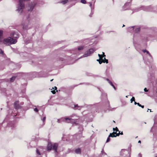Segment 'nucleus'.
Returning a JSON list of instances; mask_svg holds the SVG:
<instances>
[{"mask_svg": "<svg viewBox=\"0 0 157 157\" xmlns=\"http://www.w3.org/2000/svg\"><path fill=\"white\" fill-rule=\"evenodd\" d=\"M76 119H73L67 117L61 118V121L63 122H65L67 123H71L72 124H77L75 123Z\"/></svg>", "mask_w": 157, "mask_h": 157, "instance_id": "nucleus-1", "label": "nucleus"}, {"mask_svg": "<svg viewBox=\"0 0 157 157\" xmlns=\"http://www.w3.org/2000/svg\"><path fill=\"white\" fill-rule=\"evenodd\" d=\"M95 49L94 48H90L88 51H86L83 55L81 58L85 57L90 56L95 51Z\"/></svg>", "mask_w": 157, "mask_h": 157, "instance_id": "nucleus-2", "label": "nucleus"}, {"mask_svg": "<svg viewBox=\"0 0 157 157\" xmlns=\"http://www.w3.org/2000/svg\"><path fill=\"white\" fill-rule=\"evenodd\" d=\"M113 130L114 131H116V132H114L113 133H110L109 135V137H115L117 136H118L120 134V131H119L117 128L116 127L115 128H113Z\"/></svg>", "mask_w": 157, "mask_h": 157, "instance_id": "nucleus-3", "label": "nucleus"}, {"mask_svg": "<svg viewBox=\"0 0 157 157\" xmlns=\"http://www.w3.org/2000/svg\"><path fill=\"white\" fill-rule=\"evenodd\" d=\"M128 153L129 152L128 150L125 149H122L120 152V154L121 156L125 157Z\"/></svg>", "mask_w": 157, "mask_h": 157, "instance_id": "nucleus-4", "label": "nucleus"}, {"mask_svg": "<svg viewBox=\"0 0 157 157\" xmlns=\"http://www.w3.org/2000/svg\"><path fill=\"white\" fill-rule=\"evenodd\" d=\"M8 39H9L10 45L12 44H15L17 42V40L15 39H13V38L11 37H8Z\"/></svg>", "mask_w": 157, "mask_h": 157, "instance_id": "nucleus-5", "label": "nucleus"}, {"mask_svg": "<svg viewBox=\"0 0 157 157\" xmlns=\"http://www.w3.org/2000/svg\"><path fill=\"white\" fill-rule=\"evenodd\" d=\"M13 38H18L19 37V35L17 33L14 32H13L10 35Z\"/></svg>", "mask_w": 157, "mask_h": 157, "instance_id": "nucleus-6", "label": "nucleus"}, {"mask_svg": "<svg viewBox=\"0 0 157 157\" xmlns=\"http://www.w3.org/2000/svg\"><path fill=\"white\" fill-rule=\"evenodd\" d=\"M9 40L8 38L4 39L3 41V43L6 45H9L10 44Z\"/></svg>", "mask_w": 157, "mask_h": 157, "instance_id": "nucleus-7", "label": "nucleus"}, {"mask_svg": "<svg viewBox=\"0 0 157 157\" xmlns=\"http://www.w3.org/2000/svg\"><path fill=\"white\" fill-rule=\"evenodd\" d=\"M102 53H103V55H100L99 54H98V56L99 57L100 59H101V61H100L99 62V63L100 64H101L102 63V62H102L103 59H102V58L103 57H104L105 56V54H104V53L103 52H102Z\"/></svg>", "mask_w": 157, "mask_h": 157, "instance_id": "nucleus-8", "label": "nucleus"}, {"mask_svg": "<svg viewBox=\"0 0 157 157\" xmlns=\"http://www.w3.org/2000/svg\"><path fill=\"white\" fill-rule=\"evenodd\" d=\"M132 0H130V1L128 2H127V3H126L125 5H124V6L123 7V10H127V8H125V7H126V6H127L128 7L130 4H131V3H130V2Z\"/></svg>", "mask_w": 157, "mask_h": 157, "instance_id": "nucleus-9", "label": "nucleus"}, {"mask_svg": "<svg viewBox=\"0 0 157 157\" xmlns=\"http://www.w3.org/2000/svg\"><path fill=\"white\" fill-rule=\"evenodd\" d=\"M58 144L56 143L54 144L52 147V149L55 150L56 152H57V149L58 147Z\"/></svg>", "mask_w": 157, "mask_h": 157, "instance_id": "nucleus-10", "label": "nucleus"}, {"mask_svg": "<svg viewBox=\"0 0 157 157\" xmlns=\"http://www.w3.org/2000/svg\"><path fill=\"white\" fill-rule=\"evenodd\" d=\"M18 101H16L14 103V108L16 109H18L19 107V105L18 104Z\"/></svg>", "mask_w": 157, "mask_h": 157, "instance_id": "nucleus-11", "label": "nucleus"}, {"mask_svg": "<svg viewBox=\"0 0 157 157\" xmlns=\"http://www.w3.org/2000/svg\"><path fill=\"white\" fill-rule=\"evenodd\" d=\"M75 152L77 154H80L81 153V149L79 148H78L75 150Z\"/></svg>", "mask_w": 157, "mask_h": 157, "instance_id": "nucleus-12", "label": "nucleus"}, {"mask_svg": "<svg viewBox=\"0 0 157 157\" xmlns=\"http://www.w3.org/2000/svg\"><path fill=\"white\" fill-rule=\"evenodd\" d=\"M52 149V146L51 144H48L47 147V150L49 151H50Z\"/></svg>", "mask_w": 157, "mask_h": 157, "instance_id": "nucleus-13", "label": "nucleus"}, {"mask_svg": "<svg viewBox=\"0 0 157 157\" xmlns=\"http://www.w3.org/2000/svg\"><path fill=\"white\" fill-rule=\"evenodd\" d=\"M150 8V7H144V8H143V9L147 11H151V10H150L149 9Z\"/></svg>", "mask_w": 157, "mask_h": 157, "instance_id": "nucleus-14", "label": "nucleus"}, {"mask_svg": "<svg viewBox=\"0 0 157 157\" xmlns=\"http://www.w3.org/2000/svg\"><path fill=\"white\" fill-rule=\"evenodd\" d=\"M104 60L103 59L102 60V62L103 63H108V59H106L105 57L104 58Z\"/></svg>", "mask_w": 157, "mask_h": 157, "instance_id": "nucleus-15", "label": "nucleus"}, {"mask_svg": "<svg viewBox=\"0 0 157 157\" xmlns=\"http://www.w3.org/2000/svg\"><path fill=\"white\" fill-rule=\"evenodd\" d=\"M15 78H16L15 76H13V77H12L10 78V82H13L14 80V79H15Z\"/></svg>", "mask_w": 157, "mask_h": 157, "instance_id": "nucleus-16", "label": "nucleus"}, {"mask_svg": "<svg viewBox=\"0 0 157 157\" xmlns=\"http://www.w3.org/2000/svg\"><path fill=\"white\" fill-rule=\"evenodd\" d=\"M135 27V26L129 27L128 28V30L129 31H132V30H133L134 29V28Z\"/></svg>", "mask_w": 157, "mask_h": 157, "instance_id": "nucleus-17", "label": "nucleus"}, {"mask_svg": "<svg viewBox=\"0 0 157 157\" xmlns=\"http://www.w3.org/2000/svg\"><path fill=\"white\" fill-rule=\"evenodd\" d=\"M140 28H137L135 29V32L136 33H137L140 31Z\"/></svg>", "mask_w": 157, "mask_h": 157, "instance_id": "nucleus-18", "label": "nucleus"}, {"mask_svg": "<svg viewBox=\"0 0 157 157\" xmlns=\"http://www.w3.org/2000/svg\"><path fill=\"white\" fill-rule=\"evenodd\" d=\"M84 48V46H80L78 48V50L79 51L83 49Z\"/></svg>", "mask_w": 157, "mask_h": 157, "instance_id": "nucleus-19", "label": "nucleus"}, {"mask_svg": "<svg viewBox=\"0 0 157 157\" xmlns=\"http://www.w3.org/2000/svg\"><path fill=\"white\" fill-rule=\"evenodd\" d=\"M110 85L112 86L113 88L115 90H116V88L115 87V86H114L113 85V84L112 82H110L109 83Z\"/></svg>", "mask_w": 157, "mask_h": 157, "instance_id": "nucleus-20", "label": "nucleus"}, {"mask_svg": "<svg viewBox=\"0 0 157 157\" xmlns=\"http://www.w3.org/2000/svg\"><path fill=\"white\" fill-rule=\"evenodd\" d=\"M68 1V0H64V1H62L61 2L63 4H65L67 3Z\"/></svg>", "mask_w": 157, "mask_h": 157, "instance_id": "nucleus-21", "label": "nucleus"}, {"mask_svg": "<svg viewBox=\"0 0 157 157\" xmlns=\"http://www.w3.org/2000/svg\"><path fill=\"white\" fill-rule=\"evenodd\" d=\"M34 8V6H30V8L29 10L28 9V10L29 11H32L33 10V9Z\"/></svg>", "mask_w": 157, "mask_h": 157, "instance_id": "nucleus-22", "label": "nucleus"}, {"mask_svg": "<svg viewBox=\"0 0 157 157\" xmlns=\"http://www.w3.org/2000/svg\"><path fill=\"white\" fill-rule=\"evenodd\" d=\"M81 2L83 4H86V1L85 0H81Z\"/></svg>", "mask_w": 157, "mask_h": 157, "instance_id": "nucleus-23", "label": "nucleus"}, {"mask_svg": "<svg viewBox=\"0 0 157 157\" xmlns=\"http://www.w3.org/2000/svg\"><path fill=\"white\" fill-rule=\"evenodd\" d=\"M131 101V102H132L133 101H135V98L134 97H132V98L131 99V100H130Z\"/></svg>", "mask_w": 157, "mask_h": 157, "instance_id": "nucleus-24", "label": "nucleus"}, {"mask_svg": "<svg viewBox=\"0 0 157 157\" xmlns=\"http://www.w3.org/2000/svg\"><path fill=\"white\" fill-rule=\"evenodd\" d=\"M2 34H3V31L1 30H0V37L2 36Z\"/></svg>", "mask_w": 157, "mask_h": 157, "instance_id": "nucleus-25", "label": "nucleus"}, {"mask_svg": "<svg viewBox=\"0 0 157 157\" xmlns=\"http://www.w3.org/2000/svg\"><path fill=\"white\" fill-rule=\"evenodd\" d=\"M134 104L135 105L137 104V105L139 106H140V104L139 103H137L136 102L134 101Z\"/></svg>", "mask_w": 157, "mask_h": 157, "instance_id": "nucleus-26", "label": "nucleus"}, {"mask_svg": "<svg viewBox=\"0 0 157 157\" xmlns=\"http://www.w3.org/2000/svg\"><path fill=\"white\" fill-rule=\"evenodd\" d=\"M76 107H78L77 108H76V109H81V107H80L79 106H78L77 105L75 106V108H76Z\"/></svg>", "mask_w": 157, "mask_h": 157, "instance_id": "nucleus-27", "label": "nucleus"}, {"mask_svg": "<svg viewBox=\"0 0 157 157\" xmlns=\"http://www.w3.org/2000/svg\"><path fill=\"white\" fill-rule=\"evenodd\" d=\"M34 110L36 112H38V109L37 108H34Z\"/></svg>", "mask_w": 157, "mask_h": 157, "instance_id": "nucleus-28", "label": "nucleus"}, {"mask_svg": "<svg viewBox=\"0 0 157 157\" xmlns=\"http://www.w3.org/2000/svg\"><path fill=\"white\" fill-rule=\"evenodd\" d=\"M109 137H109V136L108 137V138H107V139L106 141V142L107 143L109 142L110 141Z\"/></svg>", "mask_w": 157, "mask_h": 157, "instance_id": "nucleus-29", "label": "nucleus"}, {"mask_svg": "<svg viewBox=\"0 0 157 157\" xmlns=\"http://www.w3.org/2000/svg\"><path fill=\"white\" fill-rule=\"evenodd\" d=\"M36 153L38 154L39 155H40V152L39 151V150L38 149L36 150Z\"/></svg>", "mask_w": 157, "mask_h": 157, "instance_id": "nucleus-30", "label": "nucleus"}, {"mask_svg": "<svg viewBox=\"0 0 157 157\" xmlns=\"http://www.w3.org/2000/svg\"><path fill=\"white\" fill-rule=\"evenodd\" d=\"M0 54H3V52L1 49H0Z\"/></svg>", "mask_w": 157, "mask_h": 157, "instance_id": "nucleus-31", "label": "nucleus"}, {"mask_svg": "<svg viewBox=\"0 0 157 157\" xmlns=\"http://www.w3.org/2000/svg\"><path fill=\"white\" fill-rule=\"evenodd\" d=\"M101 153L102 154H104L105 155H106V153L104 152V151H103V150H102L101 151Z\"/></svg>", "mask_w": 157, "mask_h": 157, "instance_id": "nucleus-32", "label": "nucleus"}, {"mask_svg": "<svg viewBox=\"0 0 157 157\" xmlns=\"http://www.w3.org/2000/svg\"><path fill=\"white\" fill-rule=\"evenodd\" d=\"M61 118L60 120H59V119L58 120L57 122L59 123H60L61 122H63V121H61Z\"/></svg>", "mask_w": 157, "mask_h": 157, "instance_id": "nucleus-33", "label": "nucleus"}, {"mask_svg": "<svg viewBox=\"0 0 157 157\" xmlns=\"http://www.w3.org/2000/svg\"><path fill=\"white\" fill-rule=\"evenodd\" d=\"M146 52L148 54V55H149L150 56H151V54L149 53V52H148V51H146Z\"/></svg>", "mask_w": 157, "mask_h": 157, "instance_id": "nucleus-34", "label": "nucleus"}, {"mask_svg": "<svg viewBox=\"0 0 157 157\" xmlns=\"http://www.w3.org/2000/svg\"><path fill=\"white\" fill-rule=\"evenodd\" d=\"M52 92L53 94H55L56 93V92L55 91V90H53L51 91Z\"/></svg>", "mask_w": 157, "mask_h": 157, "instance_id": "nucleus-35", "label": "nucleus"}, {"mask_svg": "<svg viewBox=\"0 0 157 157\" xmlns=\"http://www.w3.org/2000/svg\"><path fill=\"white\" fill-rule=\"evenodd\" d=\"M144 91H145V92H147L148 91V90H147V88H145L144 89Z\"/></svg>", "mask_w": 157, "mask_h": 157, "instance_id": "nucleus-36", "label": "nucleus"}, {"mask_svg": "<svg viewBox=\"0 0 157 157\" xmlns=\"http://www.w3.org/2000/svg\"><path fill=\"white\" fill-rule=\"evenodd\" d=\"M45 119H46L45 117H44L42 119V121H43V122H44V121L45 120Z\"/></svg>", "mask_w": 157, "mask_h": 157, "instance_id": "nucleus-37", "label": "nucleus"}, {"mask_svg": "<svg viewBox=\"0 0 157 157\" xmlns=\"http://www.w3.org/2000/svg\"><path fill=\"white\" fill-rule=\"evenodd\" d=\"M138 156L139 157H142V155L141 154L139 153L138 155Z\"/></svg>", "mask_w": 157, "mask_h": 157, "instance_id": "nucleus-38", "label": "nucleus"}, {"mask_svg": "<svg viewBox=\"0 0 157 157\" xmlns=\"http://www.w3.org/2000/svg\"><path fill=\"white\" fill-rule=\"evenodd\" d=\"M106 79V80H107L108 81L109 83L110 82H111L109 79L107 78Z\"/></svg>", "mask_w": 157, "mask_h": 157, "instance_id": "nucleus-39", "label": "nucleus"}, {"mask_svg": "<svg viewBox=\"0 0 157 157\" xmlns=\"http://www.w3.org/2000/svg\"><path fill=\"white\" fill-rule=\"evenodd\" d=\"M142 51H143V52H144L145 53V52H146V51L147 50H143Z\"/></svg>", "mask_w": 157, "mask_h": 157, "instance_id": "nucleus-40", "label": "nucleus"}, {"mask_svg": "<svg viewBox=\"0 0 157 157\" xmlns=\"http://www.w3.org/2000/svg\"><path fill=\"white\" fill-rule=\"evenodd\" d=\"M140 107H141L142 108H144V105H140V106H139Z\"/></svg>", "mask_w": 157, "mask_h": 157, "instance_id": "nucleus-41", "label": "nucleus"}, {"mask_svg": "<svg viewBox=\"0 0 157 157\" xmlns=\"http://www.w3.org/2000/svg\"><path fill=\"white\" fill-rule=\"evenodd\" d=\"M2 43V41L1 39H0V44H1Z\"/></svg>", "mask_w": 157, "mask_h": 157, "instance_id": "nucleus-42", "label": "nucleus"}, {"mask_svg": "<svg viewBox=\"0 0 157 157\" xmlns=\"http://www.w3.org/2000/svg\"><path fill=\"white\" fill-rule=\"evenodd\" d=\"M89 4H90V6H92V3H91L90 2V3H89Z\"/></svg>", "mask_w": 157, "mask_h": 157, "instance_id": "nucleus-43", "label": "nucleus"}, {"mask_svg": "<svg viewBox=\"0 0 157 157\" xmlns=\"http://www.w3.org/2000/svg\"><path fill=\"white\" fill-rule=\"evenodd\" d=\"M54 87L55 88L54 89H55V90L57 89V87L56 86H55Z\"/></svg>", "mask_w": 157, "mask_h": 157, "instance_id": "nucleus-44", "label": "nucleus"}, {"mask_svg": "<svg viewBox=\"0 0 157 157\" xmlns=\"http://www.w3.org/2000/svg\"><path fill=\"white\" fill-rule=\"evenodd\" d=\"M138 143H141V141L140 140H139L138 141Z\"/></svg>", "mask_w": 157, "mask_h": 157, "instance_id": "nucleus-45", "label": "nucleus"}, {"mask_svg": "<svg viewBox=\"0 0 157 157\" xmlns=\"http://www.w3.org/2000/svg\"><path fill=\"white\" fill-rule=\"evenodd\" d=\"M120 134H121V135H123V132H122Z\"/></svg>", "mask_w": 157, "mask_h": 157, "instance_id": "nucleus-46", "label": "nucleus"}, {"mask_svg": "<svg viewBox=\"0 0 157 157\" xmlns=\"http://www.w3.org/2000/svg\"><path fill=\"white\" fill-rule=\"evenodd\" d=\"M53 79H52L50 81L51 82L53 80Z\"/></svg>", "mask_w": 157, "mask_h": 157, "instance_id": "nucleus-47", "label": "nucleus"}, {"mask_svg": "<svg viewBox=\"0 0 157 157\" xmlns=\"http://www.w3.org/2000/svg\"><path fill=\"white\" fill-rule=\"evenodd\" d=\"M97 61H98L99 62L100 61L99 59H97Z\"/></svg>", "mask_w": 157, "mask_h": 157, "instance_id": "nucleus-48", "label": "nucleus"}, {"mask_svg": "<svg viewBox=\"0 0 157 157\" xmlns=\"http://www.w3.org/2000/svg\"><path fill=\"white\" fill-rule=\"evenodd\" d=\"M26 21H27V22H28L29 21V20L27 19Z\"/></svg>", "mask_w": 157, "mask_h": 157, "instance_id": "nucleus-49", "label": "nucleus"}, {"mask_svg": "<svg viewBox=\"0 0 157 157\" xmlns=\"http://www.w3.org/2000/svg\"><path fill=\"white\" fill-rule=\"evenodd\" d=\"M124 26H125V25H123L122 27H124Z\"/></svg>", "mask_w": 157, "mask_h": 157, "instance_id": "nucleus-50", "label": "nucleus"}, {"mask_svg": "<svg viewBox=\"0 0 157 157\" xmlns=\"http://www.w3.org/2000/svg\"><path fill=\"white\" fill-rule=\"evenodd\" d=\"M147 110H149V111H150V109H147Z\"/></svg>", "mask_w": 157, "mask_h": 157, "instance_id": "nucleus-51", "label": "nucleus"}, {"mask_svg": "<svg viewBox=\"0 0 157 157\" xmlns=\"http://www.w3.org/2000/svg\"><path fill=\"white\" fill-rule=\"evenodd\" d=\"M150 112H151V109H150Z\"/></svg>", "mask_w": 157, "mask_h": 157, "instance_id": "nucleus-52", "label": "nucleus"}, {"mask_svg": "<svg viewBox=\"0 0 157 157\" xmlns=\"http://www.w3.org/2000/svg\"><path fill=\"white\" fill-rule=\"evenodd\" d=\"M155 157H157V155L155 156Z\"/></svg>", "mask_w": 157, "mask_h": 157, "instance_id": "nucleus-53", "label": "nucleus"}, {"mask_svg": "<svg viewBox=\"0 0 157 157\" xmlns=\"http://www.w3.org/2000/svg\"><path fill=\"white\" fill-rule=\"evenodd\" d=\"M113 121V122H115V121Z\"/></svg>", "mask_w": 157, "mask_h": 157, "instance_id": "nucleus-54", "label": "nucleus"}, {"mask_svg": "<svg viewBox=\"0 0 157 157\" xmlns=\"http://www.w3.org/2000/svg\"><path fill=\"white\" fill-rule=\"evenodd\" d=\"M137 136L136 137V138H137Z\"/></svg>", "mask_w": 157, "mask_h": 157, "instance_id": "nucleus-55", "label": "nucleus"}, {"mask_svg": "<svg viewBox=\"0 0 157 157\" xmlns=\"http://www.w3.org/2000/svg\"><path fill=\"white\" fill-rule=\"evenodd\" d=\"M24 27H25V26H24L23 28H24Z\"/></svg>", "mask_w": 157, "mask_h": 157, "instance_id": "nucleus-56", "label": "nucleus"}]
</instances>
